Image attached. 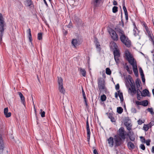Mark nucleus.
Returning a JSON list of instances; mask_svg holds the SVG:
<instances>
[{
    "mask_svg": "<svg viewBox=\"0 0 154 154\" xmlns=\"http://www.w3.org/2000/svg\"><path fill=\"white\" fill-rule=\"evenodd\" d=\"M5 25L4 21L3 20V17L2 14H0V32L1 41L2 40V38L3 35L4 31L5 29L4 28Z\"/></svg>",
    "mask_w": 154,
    "mask_h": 154,
    "instance_id": "1",
    "label": "nucleus"
},
{
    "mask_svg": "<svg viewBox=\"0 0 154 154\" xmlns=\"http://www.w3.org/2000/svg\"><path fill=\"white\" fill-rule=\"evenodd\" d=\"M98 88L100 92L104 90L105 91L106 89L105 87V81L103 78H100L98 79L97 80Z\"/></svg>",
    "mask_w": 154,
    "mask_h": 154,
    "instance_id": "2",
    "label": "nucleus"
},
{
    "mask_svg": "<svg viewBox=\"0 0 154 154\" xmlns=\"http://www.w3.org/2000/svg\"><path fill=\"white\" fill-rule=\"evenodd\" d=\"M120 40L121 42L127 47H130L131 42L128 37L125 35V34L120 36Z\"/></svg>",
    "mask_w": 154,
    "mask_h": 154,
    "instance_id": "3",
    "label": "nucleus"
},
{
    "mask_svg": "<svg viewBox=\"0 0 154 154\" xmlns=\"http://www.w3.org/2000/svg\"><path fill=\"white\" fill-rule=\"evenodd\" d=\"M117 137L125 140L126 136L127 135L126 132L123 127H121L119 130L118 132Z\"/></svg>",
    "mask_w": 154,
    "mask_h": 154,
    "instance_id": "4",
    "label": "nucleus"
},
{
    "mask_svg": "<svg viewBox=\"0 0 154 154\" xmlns=\"http://www.w3.org/2000/svg\"><path fill=\"white\" fill-rule=\"evenodd\" d=\"M114 137V144L116 147L119 146L123 143L125 140L117 137V135H115Z\"/></svg>",
    "mask_w": 154,
    "mask_h": 154,
    "instance_id": "5",
    "label": "nucleus"
},
{
    "mask_svg": "<svg viewBox=\"0 0 154 154\" xmlns=\"http://www.w3.org/2000/svg\"><path fill=\"white\" fill-rule=\"evenodd\" d=\"M58 84L59 85L58 89L60 92L64 94L65 93V90L63 85L62 79L60 77H58Z\"/></svg>",
    "mask_w": 154,
    "mask_h": 154,
    "instance_id": "6",
    "label": "nucleus"
},
{
    "mask_svg": "<svg viewBox=\"0 0 154 154\" xmlns=\"http://www.w3.org/2000/svg\"><path fill=\"white\" fill-rule=\"evenodd\" d=\"M113 55L114 56V59L115 60V61L116 62V64H118L119 63V57L120 56V54L119 53V50L118 49L116 50H114Z\"/></svg>",
    "mask_w": 154,
    "mask_h": 154,
    "instance_id": "7",
    "label": "nucleus"
},
{
    "mask_svg": "<svg viewBox=\"0 0 154 154\" xmlns=\"http://www.w3.org/2000/svg\"><path fill=\"white\" fill-rule=\"evenodd\" d=\"M109 32L113 40L116 41L118 40V35L116 31H115L114 30L111 29L109 31Z\"/></svg>",
    "mask_w": 154,
    "mask_h": 154,
    "instance_id": "8",
    "label": "nucleus"
},
{
    "mask_svg": "<svg viewBox=\"0 0 154 154\" xmlns=\"http://www.w3.org/2000/svg\"><path fill=\"white\" fill-rule=\"evenodd\" d=\"M115 30L116 32L120 36L125 34L120 25L116 26L115 28Z\"/></svg>",
    "mask_w": 154,
    "mask_h": 154,
    "instance_id": "9",
    "label": "nucleus"
},
{
    "mask_svg": "<svg viewBox=\"0 0 154 154\" xmlns=\"http://www.w3.org/2000/svg\"><path fill=\"white\" fill-rule=\"evenodd\" d=\"M5 146L3 140L0 134V154H2Z\"/></svg>",
    "mask_w": 154,
    "mask_h": 154,
    "instance_id": "10",
    "label": "nucleus"
},
{
    "mask_svg": "<svg viewBox=\"0 0 154 154\" xmlns=\"http://www.w3.org/2000/svg\"><path fill=\"white\" fill-rule=\"evenodd\" d=\"M127 135L129 137L130 140L132 141H134L135 139V136L134 135L133 132L131 131H129L128 133L127 134Z\"/></svg>",
    "mask_w": 154,
    "mask_h": 154,
    "instance_id": "11",
    "label": "nucleus"
},
{
    "mask_svg": "<svg viewBox=\"0 0 154 154\" xmlns=\"http://www.w3.org/2000/svg\"><path fill=\"white\" fill-rule=\"evenodd\" d=\"M71 43L75 47H76V46H78L80 44L79 40L76 39H72Z\"/></svg>",
    "mask_w": 154,
    "mask_h": 154,
    "instance_id": "12",
    "label": "nucleus"
},
{
    "mask_svg": "<svg viewBox=\"0 0 154 154\" xmlns=\"http://www.w3.org/2000/svg\"><path fill=\"white\" fill-rule=\"evenodd\" d=\"M141 95L143 97L150 96L149 91L146 89H145L143 91L142 93H141Z\"/></svg>",
    "mask_w": 154,
    "mask_h": 154,
    "instance_id": "13",
    "label": "nucleus"
},
{
    "mask_svg": "<svg viewBox=\"0 0 154 154\" xmlns=\"http://www.w3.org/2000/svg\"><path fill=\"white\" fill-rule=\"evenodd\" d=\"M107 141L109 146L110 147H112L114 145V140L113 137H110L107 139Z\"/></svg>",
    "mask_w": 154,
    "mask_h": 154,
    "instance_id": "14",
    "label": "nucleus"
},
{
    "mask_svg": "<svg viewBox=\"0 0 154 154\" xmlns=\"http://www.w3.org/2000/svg\"><path fill=\"white\" fill-rule=\"evenodd\" d=\"M125 58L127 60H128L133 57L131 55L130 53L128 51H126L125 53Z\"/></svg>",
    "mask_w": 154,
    "mask_h": 154,
    "instance_id": "15",
    "label": "nucleus"
},
{
    "mask_svg": "<svg viewBox=\"0 0 154 154\" xmlns=\"http://www.w3.org/2000/svg\"><path fill=\"white\" fill-rule=\"evenodd\" d=\"M127 146L130 150L134 149L135 148L134 145L131 141H129L128 143Z\"/></svg>",
    "mask_w": 154,
    "mask_h": 154,
    "instance_id": "16",
    "label": "nucleus"
},
{
    "mask_svg": "<svg viewBox=\"0 0 154 154\" xmlns=\"http://www.w3.org/2000/svg\"><path fill=\"white\" fill-rule=\"evenodd\" d=\"M18 95H19L20 99L21 100V102L23 103V104L25 105V98L23 95V94H22V93L20 92H18Z\"/></svg>",
    "mask_w": 154,
    "mask_h": 154,
    "instance_id": "17",
    "label": "nucleus"
},
{
    "mask_svg": "<svg viewBox=\"0 0 154 154\" xmlns=\"http://www.w3.org/2000/svg\"><path fill=\"white\" fill-rule=\"evenodd\" d=\"M110 47L114 49V50H118V46L116 43L114 42H111L110 43Z\"/></svg>",
    "mask_w": 154,
    "mask_h": 154,
    "instance_id": "18",
    "label": "nucleus"
},
{
    "mask_svg": "<svg viewBox=\"0 0 154 154\" xmlns=\"http://www.w3.org/2000/svg\"><path fill=\"white\" fill-rule=\"evenodd\" d=\"M86 130L87 131V139L89 140L90 139L91 134L89 125H86Z\"/></svg>",
    "mask_w": 154,
    "mask_h": 154,
    "instance_id": "19",
    "label": "nucleus"
},
{
    "mask_svg": "<svg viewBox=\"0 0 154 154\" xmlns=\"http://www.w3.org/2000/svg\"><path fill=\"white\" fill-rule=\"evenodd\" d=\"M101 0H93V3L94 8H96L98 6Z\"/></svg>",
    "mask_w": 154,
    "mask_h": 154,
    "instance_id": "20",
    "label": "nucleus"
},
{
    "mask_svg": "<svg viewBox=\"0 0 154 154\" xmlns=\"http://www.w3.org/2000/svg\"><path fill=\"white\" fill-rule=\"evenodd\" d=\"M128 62L131 65L133 66V67L135 66L136 65H137L136 63L135 62V63L134 62V59L133 58V57L128 60Z\"/></svg>",
    "mask_w": 154,
    "mask_h": 154,
    "instance_id": "21",
    "label": "nucleus"
},
{
    "mask_svg": "<svg viewBox=\"0 0 154 154\" xmlns=\"http://www.w3.org/2000/svg\"><path fill=\"white\" fill-rule=\"evenodd\" d=\"M133 69L134 72L136 77H138V70L137 68V65H136L135 66L133 67Z\"/></svg>",
    "mask_w": 154,
    "mask_h": 154,
    "instance_id": "22",
    "label": "nucleus"
},
{
    "mask_svg": "<svg viewBox=\"0 0 154 154\" xmlns=\"http://www.w3.org/2000/svg\"><path fill=\"white\" fill-rule=\"evenodd\" d=\"M32 2L31 0H26L25 2V5L29 7L31 6L32 4Z\"/></svg>",
    "mask_w": 154,
    "mask_h": 154,
    "instance_id": "23",
    "label": "nucleus"
},
{
    "mask_svg": "<svg viewBox=\"0 0 154 154\" xmlns=\"http://www.w3.org/2000/svg\"><path fill=\"white\" fill-rule=\"evenodd\" d=\"M136 82L137 85V88H139L140 87L141 84V82L140 79L137 78V79L136 81Z\"/></svg>",
    "mask_w": 154,
    "mask_h": 154,
    "instance_id": "24",
    "label": "nucleus"
},
{
    "mask_svg": "<svg viewBox=\"0 0 154 154\" xmlns=\"http://www.w3.org/2000/svg\"><path fill=\"white\" fill-rule=\"evenodd\" d=\"M136 93L137 94V97L138 100H140V94H141V93H142L141 92L139 89V88H137V90L136 91Z\"/></svg>",
    "mask_w": 154,
    "mask_h": 154,
    "instance_id": "25",
    "label": "nucleus"
},
{
    "mask_svg": "<svg viewBox=\"0 0 154 154\" xmlns=\"http://www.w3.org/2000/svg\"><path fill=\"white\" fill-rule=\"evenodd\" d=\"M118 92L121 102H123L124 100L123 93L122 92H120V91H119Z\"/></svg>",
    "mask_w": 154,
    "mask_h": 154,
    "instance_id": "26",
    "label": "nucleus"
},
{
    "mask_svg": "<svg viewBox=\"0 0 154 154\" xmlns=\"http://www.w3.org/2000/svg\"><path fill=\"white\" fill-rule=\"evenodd\" d=\"M125 125L126 126L127 129L129 131H130V130L131 129V125H130V124L126 122Z\"/></svg>",
    "mask_w": 154,
    "mask_h": 154,
    "instance_id": "27",
    "label": "nucleus"
},
{
    "mask_svg": "<svg viewBox=\"0 0 154 154\" xmlns=\"http://www.w3.org/2000/svg\"><path fill=\"white\" fill-rule=\"evenodd\" d=\"M148 104V101L147 100H144L141 101V105L144 106H147Z\"/></svg>",
    "mask_w": 154,
    "mask_h": 154,
    "instance_id": "28",
    "label": "nucleus"
},
{
    "mask_svg": "<svg viewBox=\"0 0 154 154\" xmlns=\"http://www.w3.org/2000/svg\"><path fill=\"white\" fill-rule=\"evenodd\" d=\"M80 71L82 76L85 77L86 76V72L85 69H83L82 68H80Z\"/></svg>",
    "mask_w": 154,
    "mask_h": 154,
    "instance_id": "29",
    "label": "nucleus"
},
{
    "mask_svg": "<svg viewBox=\"0 0 154 154\" xmlns=\"http://www.w3.org/2000/svg\"><path fill=\"white\" fill-rule=\"evenodd\" d=\"M123 111V109L122 107H118L117 109V112L119 114H121Z\"/></svg>",
    "mask_w": 154,
    "mask_h": 154,
    "instance_id": "30",
    "label": "nucleus"
},
{
    "mask_svg": "<svg viewBox=\"0 0 154 154\" xmlns=\"http://www.w3.org/2000/svg\"><path fill=\"white\" fill-rule=\"evenodd\" d=\"M149 127H151V125L148 126L147 125L144 124L143 127V130L146 131H147L149 129Z\"/></svg>",
    "mask_w": 154,
    "mask_h": 154,
    "instance_id": "31",
    "label": "nucleus"
},
{
    "mask_svg": "<svg viewBox=\"0 0 154 154\" xmlns=\"http://www.w3.org/2000/svg\"><path fill=\"white\" fill-rule=\"evenodd\" d=\"M106 99V97L105 94H103L101 96L100 99L102 101H105Z\"/></svg>",
    "mask_w": 154,
    "mask_h": 154,
    "instance_id": "32",
    "label": "nucleus"
},
{
    "mask_svg": "<svg viewBox=\"0 0 154 154\" xmlns=\"http://www.w3.org/2000/svg\"><path fill=\"white\" fill-rule=\"evenodd\" d=\"M106 73L108 75H110L111 73V71L109 68H107L106 69Z\"/></svg>",
    "mask_w": 154,
    "mask_h": 154,
    "instance_id": "33",
    "label": "nucleus"
},
{
    "mask_svg": "<svg viewBox=\"0 0 154 154\" xmlns=\"http://www.w3.org/2000/svg\"><path fill=\"white\" fill-rule=\"evenodd\" d=\"M129 90L131 91V93H133L134 94H135L136 93V90L135 88H129Z\"/></svg>",
    "mask_w": 154,
    "mask_h": 154,
    "instance_id": "34",
    "label": "nucleus"
},
{
    "mask_svg": "<svg viewBox=\"0 0 154 154\" xmlns=\"http://www.w3.org/2000/svg\"><path fill=\"white\" fill-rule=\"evenodd\" d=\"M118 8L116 6H114L113 7L112 9V12L113 13H116L118 11Z\"/></svg>",
    "mask_w": 154,
    "mask_h": 154,
    "instance_id": "35",
    "label": "nucleus"
},
{
    "mask_svg": "<svg viewBox=\"0 0 154 154\" xmlns=\"http://www.w3.org/2000/svg\"><path fill=\"white\" fill-rule=\"evenodd\" d=\"M96 48H98L100 50V45L99 44V43L98 41H97V40H96Z\"/></svg>",
    "mask_w": 154,
    "mask_h": 154,
    "instance_id": "36",
    "label": "nucleus"
},
{
    "mask_svg": "<svg viewBox=\"0 0 154 154\" xmlns=\"http://www.w3.org/2000/svg\"><path fill=\"white\" fill-rule=\"evenodd\" d=\"M134 27H135V29H134L133 30V32L134 33V35L135 36H137L138 35V33H137V32H136V30L137 31H138V29L137 28L136 26L135 25V24H134Z\"/></svg>",
    "mask_w": 154,
    "mask_h": 154,
    "instance_id": "37",
    "label": "nucleus"
},
{
    "mask_svg": "<svg viewBox=\"0 0 154 154\" xmlns=\"http://www.w3.org/2000/svg\"><path fill=\"white\" fill-rule=\"evenodd\" d=\"M42 38V33L41 32L38 33V39L39 40H41Z\"/></svg>",
    "mask_w": 154,
    "mask_h": 154,
    "instance_id": "38",
    "label": "nucleus"
},
{
    "mask_svg": "<svg viewBox=\"0 0 154 154\" xmlns=\"http://www.w3.org/2000/svg\"><path fill=\"white\" fill-rule=\"evenodd\" d=\"M147 110L149 112H150L152 115L154 114V112H153V109L152 108H148Z\"/></svg>",
    "mask_w": 154,
    "mask_h": 154,
    "instance_id": "39",
    "label": "nucleus"
},
{
    "mask_svg": "<svg viewBox=\"0 0 154 154\" xmlns=\"http://www.w3.org/2000/svg\"><path fill=\"white\" fill-rule=\"evenodd\" d=\"M122 6H123V10L124 11V12H126L127 11V10L126 9V8L125 6V2L124 0L123 1V2L122 4Z\"/></svg>",
    "mask_w": 154,
    "mask_h": 154,
    "instance_id": "40",
    "label": "nucleus"
},
{
    "mask_svg": "<svg viewBox=\"0 0 154 154\" xmlns=\"http://www.w3.org/2000/svg\"><path fill=\"white\" fill-rule=\"evenodd\" d=\"M140 138L141 139L142 142L143 143H145L146 140H145V139L144 137L142 136H141L140 137Z\"/></svg>",
    "mask_w": 154,
    "mask_h": 154,
    "instance_id": "41",
    "label": "nucleus"
},
{
    "mask_svg": "<svg viewBox=\"0 0 154 154\" xmlns=\"http://www.w3.org/2000/svg\"><path fill=\"white\" fill-rule=\"evenodd\" d=\"M139 72L141 76H142L143 75H144L143 73V70L141 67H140L139 68Z\"/></svg>",
    "mask_w": 154,
    "mask_h": 154,
    "instance_id": "42",
    "label": "nucleus"
},
{
    "mask_svg": "<svg viewBox=\"0 0 154 154\" xmlns=\"http://www.w3.org/2000/svg\"><path fill=\"white\" fill-rule=\"evenodd\" d=\"M40 111L42 112L41 113V116L42 117H43L45 116V112L44 111H42V109H40Z\"/></svg>",
    "mask_w": 154,
    "mask_h": 154,
    "instance_id": "43",
    "label": "nucleus"
},
{
    "mask_svg": "<svg viewBox=\"0 0 154 154\" xmlns=\"http://www.w3.org/2000/svg\"><path fill=\"white\" fill-rule=\"evenodd\" d=\"M11 112H7L6 114H5V116L7 118L10 117L11 116Z\"/></svg>",
    "mask_w": 154,
    "mask_h": 154,
    "instance_id": "44",
    "label": "nucleus"
},
{
    "mask_svg": "<svg viewBox=\"0 0 154 154\" xmlns=\"http://www.w3.org/2000/svg\"><path fill=\"white\" fill-rule=\"evenodd\" d=\"M124 13L125 15V19L126 20H128V15L127 11L125 12Z\"/></svg>",
    "mask_w": 154,
    "mask_h": 154,
    "instance_id": "45",
    "label": "nucleus"
},
{
    "mask_svg": "<svg viewBox=\"0 0 154 154\" xmlns=\"http://www.w3.org/2000/svg\"><path fill=\"white\" fill-rule=\"evenodd\" d=\"M129 80H130V82L131 83L130 84L129 82H128V84L127 83V84H126V86H128V84L129 85H133V84H134V83H133V82H132V80H131V78L130 79H129Z\"/></svg>",
    "mask_w": 154,
    "mask_h": 154,
    "instance_id": "46",
    "label": "nucleus"
},
{
    "mask_svg": "<svg viewBox=\"0 0 154 154\" xmlns=\"http://www.w3.org/2000/svg\"><path fill=\"white\" fill-rule=\"evenodd\" d=\"M141 149L143 150H144L145 149V147L143 144H141L140 146Z\"/></svg>",
    "mask_w": 154,
    "mask_h": 154,
    "instance_id": "47",
    "label": "nucleus"
},
{
    "mask_svg": "<svg viewBox=\"0 0 154 154\" xmlns=\"http://www.w3.org/2000/svg\"><path fill=\"white\" fill-rule=\"evenodd\" d=\"M144 122H143L140 119H139L137 121V123L138 125H140L142 123H144Z\"/></svg>",
    "mask_w": 154,
    "mask_h": 154,
    "instance_id": "48",
    "label": "nucleus"
},
{
    "mask_svg": "<svg viewBox=\"0 0 154 154\" xmlns=\"http://www.w3.org/2000/svg\"><path fill=\"white\" fill-rule=\"evenodd\" d=\"M151 142V140L150 139H149L146 141L145 143L147 146H149L150 145V143Z\"/></svg>",
    "mask_w": 154,
    "mask_h": 154,
    "instance_id": "49",
    "label": "nucleus"
},
{
    "mask_svg": "<svg viewBox=\"0 0 154 154\" xmlns=\"http://www.w3.org/2000/svg\"><path fill=\"white\" fill-rule=\"evenodd\" d=\"M8 112V107L5 108L4 109V115L6 114V113H7Z\"/></svg>",
    "mask_w": 154,
    "mask_h": 154,
    "instance_id": "50",
    "label": "nucleus"
},
{
    "mask_svg": "<svg viewBox=\"0 0 154 154\" xmlns=\"http://www.w3.org/2000/svg\"><path fill=\"white\" fill-rule=\"evenodd\" d=\"M113 116V114L111 113H109L108 114V118L110 119L111 118H112V117Z\"/></svg>",
    "mask_w": 154,
    "mask_h": 154,
    "instance_id": "51",
    "label": "nucleus"
},
{
    "mask_svg": "<svg viewBox=\"0 0 154 154\" xmlns=\"http://www.w3.org/2000/svg\"><path fill=\"white\" fill-rule=\"evenodd\" d=\"M131 112L134 113H136L137 112V110L135 108H132L131 109Z\"/></svg>",
    "mask_w": 154,
    "mask_h": 154,
    "instance_id": "52",
    "label": "nucleus"
},
{
    "mask_svg": "<svg viewBox=\"0 0 154 154\" xmlns=\"http://www.w3.org/2000/svg\"><path fill=\"white\" fill-rule=\"evenodd\" d=\"M28 37L29 42H31L32 40L31 34L29 35Z\"/></svg>",
    "mask_w": 154,
    "mask_h": 154,
    "instance_id": "53",
    "label": "nucleus"
},
{
    "mask_svg": "<svg viewBox=\"0 0 154 154\" xmlns=\"http://www.w3.org/2000/svg\"><path fill=\"white\" fill-rule=\"evenodd\" d=\"M143 26L145 27L146 30L149 29L146 23H143Z\"/></svg>",
    "mask_w": 154,
    "mask_h": 154,
    "instance_id": "54",
    "label": "nucleus"
},
{
    "mask_svg": "<svg viewBox=\"0 0 154 154\" xmlns=\"http://www.w3.org/2000/svg\"><path fill=\"white\" fill-rule=\"evenodd\" d=\"M115 88L116 90H118L119 89V84H117L115 86Z\"/></svg>",
    "mask_w": 154,
    "mask_h": 154,
    "instance_id": "55",
    "label": "nucleus"
},
{
    "mask_svg": "<svg viewBox=\"0 0 154 154\" xmlns=\"http://www.w3.org/2000/svg\"><path fill=\"white\" fill-rule=\"evenodd\" d=\"M148 36L150 39H151V41H153V40H154V38L153 37H152V36L151 34L149 35Z\"/></svg>",
    "mask_w": 154,
    "mask_h": 154,
    "instance_id": "56",
    "label": "nucleus"
},
{
    "mask_svg": "<svg viewBox=\"0 0 154 154\" xmlns=\"http://www.w3.org/2000/svg\"><path fill=\"white\" fill-rule=\"evenodd\" d=\"M127 72L130 74H132L133 72L130 69V68L127 70Z\"/></svg>",
    "mask_w": 154,
    "mask_h": 154,
    "instance_id": "57",
    "label": "nucleus"
},
{
    "mask_svg": "<svg viewBox=\"0 0 154 154\" xmlns=\"http://www.w3.org/2000/svg\"><path fill=\"white\" fill-rule=\"evenodd\" d=\"M141 77L142 78V81L143 82H145V79L144 77V75H143L141 76Z\"/></svg>",
    "mask_w": 154,
    "mask_h": 154,
    "instance_id": "58",
    "label": "nucleus"
},
{
    "mask_svg": "<svg viewBox=\"0 0 154 154\" xmlns=\"http://www.w3.org/2000/svg\"><path fill=\"white\" fill-rule=\"evenodd\" d=\"M136 104L137 105H141V101L140 102L138 101H137L135 102Z\"/></svg>",
    "mask_w": 154,
    "mask_h": 154,
    "instance_id": "59",
    "label": "nucleus"
},
{
    "mask_svg": "<svg viewBox=\"0 0 154 154\" xmlns=\"http://www.w3.org/2000/svg\"><path fill=\"white\" fill-rule=\"evenodd\" d=\"M111 121L112 122H116V120L114 117L113 116L112 117V118L110 119Z\"/></svg>",
    "mask_w": 154,
    "mask_h": 154,
    "instance_id": "60",
    "label": "nucleus"
},
{
    "mask_svg": "<svg viewBox=\"0 0 154 154\" xmlns=\"http://www.w3.org/2000/svg\"><path fill=\"white\" fill-rule=\"evenodd\" d=\"M113 4L114 5H118L117 2L115 0H113Z\"/></svg>",
    "mask_w": 154,
    "mask_h": 154,
    "instance_id": "61",
    "label": "nucleus"
},
{
    "mask_svg": "<svg viewBox=\"0 0 154 154\" xmlns=\"http://www.w3.org/2000/svg\"><path fill=\"white\" fill-rule=\"evenodd\" d=\"M82 92L83 97H84V96H86L85 91L82 87Z\"/></svg>",
    "mask_w": 154,
    "mask_h": 154,
    "instance_id": "62",
    "label": "nucleus"
},
{
    "mask_svg": "<svg viewBox=\"0 0 154 154\" xmlns=\"http://www.w3.org/2000/svg\"><path fill=\"white\" fill-rule=\"evenodd\" d=\"M94 154H99L97 150L96 149H94L93 150Z\"/></svg>",
    "mask_w": 154,
    "mask_h": 154,
    "instance_id": "63",
    "label": "nucleus"
},
{
    "mask_svg": "<svg viewBox=\"0 0 154 154\" xmlns=\"http://www.w3.org/2000/svg\"><path fill=\"white\" fill-rule=\"evenodd\" d=\"M63 34L65 35H66L67 33V31H66L65 30L63 29Z\"/></svg>",
    "mask_w": 154,
    "mask_h": 154,
    "instance_id": "64",
    "label": "nucleus"
}]
</instances>
